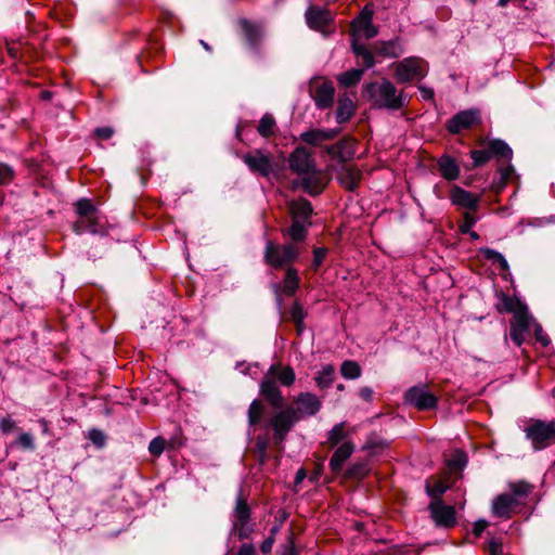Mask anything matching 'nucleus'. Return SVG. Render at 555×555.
Segmentation results:
<instances>
[{"mask_svg": "<svg viewBox=\"0 0 555 555\" xmlns=\"http://www.w3.org/2000/svg\"><path fill=\"white\" fill-rule=\"evenodd\" d=\"M287 234L293 240L292 244L302 242L307 235L305 223L299 220H293L291 228L287 230Z\"/></svg>", "mask_w": 555, "mask_h": 555, "instance_id": "39", "label": "nucleus"}, {"mask_svg": "<svg viewBox=\"0 0 555 555\" xmlns=\"http://www.w3.org/2000/svg\"><path fill=\"white\" fill-rule=\"evenodd\" d=\"M335 88L332 81H315L311 87V96L319 109L332 107L334 103Z\"/></svg>", "mask_w": 555, "mask_h": 555, "instance_id": "15", "label": "nucleus"}, {"mask_svg": "<svg viewBox=\"0 0 555 555\" xmlns=\"http://www.w3.org/2000/svg\"><path fill=\"white\" fill-rule=\"evenodd\" d=\"M166 441L162 437L154 438L149 446V451L154 456H159L165 449Z\"/></svg>", "mask_w": 555, "mask_h": 555, "instance_id": "52", "label": "nucleus"}, {"mask_svg": "<svg viewBox=\"0 0 555 555\" xmlns=\"http://www.w3.org/2000/svg\"><path fill=\"white\" fill-rule=\"evenodd\" d=\"M242 27L249 44L251 47H256L262 36L261 28L258 25L250 23L248 21H243Z\"/></svg>", "mask_w": 555, "mask_h": 555, "instance_id": "37", "label": "nucleus"}, {"mask_svg": "<svg viewBox=\"0 0 555 555\" xmlns=\"http://www.w3.org/2000/svg\"><path fill=\"white\" fill-rule=\"evenodd\" d=\"M298 287L299 276L297 270L293 267H287L283 281V293L287 296H292L296 293Z\"/></svg>", "mask_w": 555, "mask_h": 555, "instance_id": "30", "label": "nucleus"}, {"mask_svg": "<svg viewBox=\"0 0 555 555\" xmlns=\"http://www.w3.org/2000/svg\"><path fill=\"white\" fill-rule=\"evenodd\" d=\"M428 509L437 526L450 528L456 524V514L454 507L451 505H446L441 500L431 501Z\"/></svg>", "mask_w": 555, "mask_h": 555, "instance_id": "12", "label": "nucleus"}, {"mask_svg": "<svg viewBox=\"0 0 555 555\" xmlns=\"http://www.w3.org/2000/svg\"><path fill=\"white\" fill-rule=\"evenodd\" d=\"M296 374L293 367L272 364L259 384V392L270 405L278 409L282 408L285 400L278 383L289 387L294 384Z\"/></svg>", "mask_w": 555, "mask_h": 555, "instance_id": "1", "label": "nucleus"}, {"mask_svg": "<svg viewBox=\"0 0 555 555\" xmlns=\"http://www.w3.org/2000/svg\"><path fill=\"white\" fill-rule=\"evenodd\" d=\"M346 423L341 422L336 424L327 435V442L331 444V447H335L340 441H343L346 437Z\"/></svg>", "mask_w": 555, "mask_h": 555, "instance_id": "41", "label": "nucleus"}, {"mask_svg": "<svg viewBox=\"0 0 555 555\" xmlns=\"http://www.w3.org/2000/svg\"><path fill=\"white\" fill-rule=\"evenodd\" d=\"M90 440L98 447H103L105 437L101 430L92 429L89 434Z\"/></svg>", "mask_w": 555, "mask_h": 555, "instance_id": "56", "label": "nucleus"}, {"mask_svg": "<svg viewBox=\"0 0 555 555\" xmlns=\"http://www.w3.org/2000/svg\"><path fill=\"white\" fill-rule=\"evenodd\" d=\"M354 451L352 442L347 441L340 444L330 460L331 470L335 474L339 473L343 464L348 460Z\"/></svg>", "mask_w": 555, "mask_h": 555, "instance_id": "25", "label": "nucleus"}, {"mask_svg": "<svg viewBox=\"0 0 555 555\" xmlns=\"http://www.w3.org/2000/svg\"><path fill=\"white\" fill-rule=\"evenodd\" d=\"M395 78L400 83H408L413 80H421L427 75L426 62L417 56H409L400 62L393 63Z\"/></svg>", "mask_w": 555, "mask_h": 555, "instance_id": "6", "label": "nucleus"}, {"mask_svg": "<svg viewBox=\"0 0 555 555\" xmlns=\"http://www.w3.org/2000/svg\"><path fill=\"white\" fill-rule=\"evenodd\" d=\"M376 54L389 59H398L404 53L403 43L400 38L388 41H378L374 44Z\"/></svg>", "mask_w": 555, "mask_h": 555, "instance_id": "22", "label": "nucleus"}, {"mask_svg": "<svg viewBox=\"0 0 555 555\" xmlns=\"http://www.w3.org/2000/svg\"><path fill=\"white\" fill-rule=\"evenodd\" d=\"M18 443L21 444V447L23 449H26V450H34L35 449L34 438L28 433H24V434L18 436Z\"/></svg>", "mask_w": 555, "mask_h": 555, "instance_id": "54", "label": "nucleus"}, {"mask_svg": "<svg viewBox=\"0 0 555 555\" xmlns=\"http://www.w3.org/2000/svg\"><path fill=\"white\" fill-rule=\"evenodd\" d=\"M234 522L249 521L250 509L247 505L246 500L243 498L242 492L236 498V504L233 512Z\"/></svg>", "mask_w": 555, "mask_h": 555, "instance_id": "34", "label": "nucleus"}, {"mask_svg": "<svg viewBox=\"0 0 555 555\" xmlns=\"http://www.w3.org/2000/svg\"><path fill=\"white\" fill-rule=\"evenodd\" d=\"M489 152L491 153V158L493 156H499L506 160H509L513 156L512 149L502 140H492L488 144Z\"/></svg>", "mask_w": 555, "mask_h": 555, "instance_id": "33", "label": "nucleus"}, {"mask_svg": "<svg viewBox=\"0 0 555 555\" xmlns=\"http://www.w3.org/2000/svg\"><path fill=\"white\" fill-rule=\"evenodd\" d=\"M448 490L441 480H435L433 485H426L427 494L434 500H440V496Z\"/></svg>", "mask_w": 555, "mask_h": 555, "instance_id": "46", "label": "nucleus"}, {"mask_svg": "<svg viewBox=\"0 0 555 555\" xmlns=\"http://www.w3.org/2000/svg\"><path fill=\"white\" fill-rule=\"evenodd\" d=\"M362 173L361 171L353 166H341L337 170V180L341 186H344L348 191H353L358 188Z\"/></svg>", "mask_w": 555, "mask_h": 555, "instance_id": "21", "label": "nucleus"}, {"mask_svg": "<svg viewBox=\"0 0 555 555\" xmlns=\"http://www.w3.org/2000/svg\"><path fill=\"white\" fill-rule=\"evenodd\" d=\"M363 92L372 106L378 109L400 111L409 104V96L402 90L398 91L388 79L366 83Z\"/></svg>", "mask_w": 555, "mask_h": 555, "instance_id": "2", "label": "nucleus"}, {"mask_svg": "<svg viewBox=\"0 0 555 555\" xmlns=\"http://www.w3.org/2000/svg\"><path fill=\"white\" fill-rule=\"evenodd\" d=\"M338 133V129H311L302 132L300 139L307 144L319 145L324 141L333 140Z\"/></svg>", "mask_w": 555, "mask_h": 555, "instance_id": "23", "label": "nucleus"}, {"mask_svg": "<svg viewBox=\"0 0 555 555\" xmlns=\"http://www.w3.org/2000/svg\"><path fill=\"white\" fill-rule=\"evenodd\" d=\"M404 399L418 410H430L437 404L436 396L428 390L426 385H416L409 388L404 393Z\"/></svg>", "mask_w": 555, "mask_h": 555, "instance_id": "9", "label": "nucleus"}, {"mask_svg": "<svg viewBox=\"0 0 555 555\" xmlns=\"http://www.w3.org/2000/svg\"><path fill=\"white\" fill-rule=\"evenodd\" d=\"M289 317L294 323H300V321H305L307 317V311L304 309L301 304L295 301L292 308L289 309Z\"/></svg>", "mask_w": 555, "mask_h": 555, "instance_id": "49", "label": "nucleus"}, {"mask_svg": "<svg viewBox=\"0 0 555 555\" xmlns=\"http://www.w3.org/2000/svg\"><path fill=\"white\" fill-rule=\"evenodd\" d=\"M440 175L449 181L455 180L460 175V167L456 162L450 156H441L438 160Z\"/></svg>", "mask_w": 555, "mask_h": 555, "instance_id": "27", "label": "nucleus"}, {"mask_svg": "<svg viewBox=\"0 0 555 555\" xmlns=\"http://www.w3.org/2000/svg\"><path fill=\"white\" fill-rule=\"evenodd\" d=\"M474 210L465 211L463 215V222L460 224L461 233H466L472 230V228L477 222V217L473 214Z\"/></svg>", "mask_w": 555, "mask_h": 555, "instance_id": "50", "label": "nucleus"}, {"mask_svg": "<svg viewBox=\"0 0 555 555\" xmlns=\"http://www.w3.org/2000/svg\"><path fill=\"white\" fill-rule=\"evenodd\" d=\"M490 555H503L501 551V545L495 541H491L490 543Z\"/></svg>", "mask_w": 555, "mask_h": 555, "instance_id": "64", "label": "nucleus"}, {"mask_svg": "<svg viewBox=\"0 0 555 555\" xmlns=\"http://www.w3.org/2000/svg\"><path fill=\"white\" fill-rule=\"evenodd\" d=\"M301 176L302 189L310 195L320 194L327 183L325 176L320 170H317L315 167Z\"/></svg>", "mask_w": 555, "mask_h": 555, "instance_id": "18", "label": "nucleus"}, {"mask_svg": "<svg viewBox=\"0 0 555 555\" xmlns=\"http://www.w3.org/2000/svg\"><path fill=\"white\" fill-rule=\"evenodd\" d=\"M526 308L527 306L516 297L508 296L504 293L499 295V300L496 302V310L499 312L513 313L514 315Z\"/></svg>", "mask_w": 555, "mask_h": 555, "instance_id": "26", "label": "nucleus"}, {"mask_svg": "<svg viewBox=\"0 0 555 555\" xmlns=\"http://www.w3.org/2000/svg\"><path fill=\"white\" fill-rule=\"evenodd\" d=\"M351 47L356 56L362 61L364 68H372L375 65L373 53L367 50L364 44L359 43L357 39H353Z\"/></svg>", "mask_w": 555, "mask_h": 555, "instance_id": "31", "label": "nucleus"}, {"mask_svg": "<svg viewBox=\"0 0 555 555\" xmlns=\"http://www.w3.org/2000/svg\"><path fill=\"white\" fill-rule=\"evenodd\" d=\"M234 530L241 540L248 539L253 532V526L249 524V521L234 522Z\"/></svg>", "mask_w": 555, "mask_h": 555, "instance_id": "51", "label": "nucleus"}, {"mask_svg": "<svg viewBox=\"0 0 555 555\" xmlns=\"http://www.w3.org/2000/svg\"><path fill=\"white\" fill-rule=\"evenodd\" d=\"M488 527V521L480 519L474 524V533L479 537Z\"/></svg>", "mask_w": 555, "mask_h": 555, "instance_id": "61", "label": "nucleus"}, {"mask_svg": "<svg viewBox=\"0 0 555 555\" xmlns=\"http://www.w3.org/2000/svg\"><path fill=\"white\" fill-rule=\"evenodd\" d=\"M474 167H481L491 159V153L487 150H474L470 152Z\"/></svg>", "mask_w": 555, "mask_h": 555, "instance_id": "47", "label": "nucleus"}, {"mask_svg": "<svg viewBox=\"0 0 555 555\" xmlns=\"http://www.w3.org/2000/svg\"><path fill=\"white\" fill-rule=\"evenodd\" d=\"M298 422V416L294 406H287L273 414L266 427L273 429V437L276 443H281Z\"/></svg>", "mask_w": 555, "mask_h": 555, "instance_id": "7", "label": "nucleus"}, {"mask_svg": "<svg viewBox=\"0 0 555 555\" xmlns=\"http://www.w3.org/2000/svg\"><path fill=\"white\" fill-rule=\"evenodd\" d=\"M76 209L81 219L76 222L74 227L75 232L77 234L83 232L96 233L99 223L94 216L95 208L92 203L87 198H81L77 202Z\"/></svg>", "mask_w": 555, "mask_h": 555, "instance_id": "8", "label": "nucleus"}, {"mask_svg": "<svg viewBox=\"0 0 555 555\" xmlns=\"http://www.w3.org/2000/svg\"><path fill=\"white\" fill-rule=\"evenodd\" d=\"M263 412L264 408L262 402L258 399L253 400L247 410V420L249 427H255L260 423L263 416Z\"/></svg>", "mask_w": 555, "mask_h": 555, "instance_id": "35", "label": "nucleus"}, {"mask_svg": "<svg viewBox=\"0 0 555 555\" xmlns=\"http://www.w3.org/2000/svg\"><path fill=\"white\" fill-rule=\"evenodd\" d=\"M524 433L532 449L541 451L550 447L555 439V423L531 420L524 428Z\"/></svg>", "mask_w": 555, "mask_h": 555, "instance_id": "5", "label": "nucleus"}, {"mask_svg": "<svg viewBox=\"0 0 555 555\" xmlns=\"http://www.w3.org/2000/svg\"><path fill=\"white\" fill-rule=\"evenodd\" d=\"M305 16L310 28L321 31L324 36L332 33L330 25L333 22V15L328 10L310 7Z\"/></svg>", "mask_w": 555, "mask_h": 555, "instance_id": "13", "label": "nucleus"}, {"mask_svg": "<svg viewBox=\"0 0 555 555\" xmlns=\"http://www.w3.org/2000/svg\"><path fill=\"white\" fill-rule=\"evenodd\" d=\"M14 169L5 163H0V185L10 184L14 180Z\"/></svg>", "mask_w": 555, "mask_h": 555, "instance_id": "48", "label": "nucleus"}, {"mask_svg": "<svg viewBox=\"0 0 555 555\" xmlns=\"http://www.w3.org/2000/svg\"><path fill=\"white\" fill-rule=\"evenodd\" d=\"M369 473L370 466L367 462H359L348 468L346 476L353 479H362L367 476Z\"/></svg>", "mask_w": 555, "mask_h": 555, "instance_id": "43", "label": "nucleus"}, {"mask_svg": "<svg viewBox=\"0 0 555 555\" xmlns=\"http://www.w3.org/2000/svg\"><path fill=\"white\" fill-rule=\"evenodd\" d=\"M352 28L354 33H362L366 39L374 38L378 33L376 26L372 24V12L366 10L362 11L360 16L353 21Z\"/></svg>", "mask_w": 555, "mask_h": 555, "instance_id": "24", "label": "nucleus"}, {"mask_svg": "<svg viewBox=\"0 0 555 555\" xmlns=\"http://www.w3.org/2000/svg\"><path fill=\"white\" fill-rule=\"evenodd\" d=\"M269 439L266 436H258L255 440V453L259 464H264L268 459Z\"/></svg>", "mask_w": 555, "mask_h": 555, "instance_id": "42", "label": "nucleus"}, {"mask_svg": "<svg viewBox=\"0 0 555 555\" xmlns=\"http://www.w3.org/2000/svg\"><path fill=\"white\" fill-rule=\"evenodd\" d=\"M276 130H278V126H276V121H275L273 115H271L269 113L264 114L261 117L259 125L257 127L258 133L262 138H270V137L275 135Z\"/></svg>", "mask_w": 555, "mask_h": 555, "instance_id": "32", "label": "nucleus"}, {"mask_svg": "<svg viewBox=\"0 0 555 555\" xmlns=\"http://www.w3.org/2000/svg\"><path fill=\"white\" fill-rule=\"evenodd\" d=\"M300 250L296 244L280 245L272 241H268L264 247V262L275 269L289 267L298 257Z\"/></svg>", "mask_w": 555, "mask_h": 555, "instance_id": "4", "label": "nucleus"}, {"mask_svg": "<svg viewBox=\"0 0 555 555\" xmlns=\"http://www.w3.org/2000/svg\"><path fill=\"white\" fill-rule=\"evenodd\" d=\"M94 133L100 139L107 140L113 135L114 130L111 127H101V128H96L94 130Z\"/></svg>", "mask_w": 555, "mask_h": 555, "instance_id": "58", "label": "nucleus"}, {"mask_svg": "<svg viewBox=\"0 0 555 555\" xmlns=\"http://www.w3.org/2000/svg\"><path fill=\"white\" fill-rule=\"evenodd\" d=\"M423 100H431L434 98V90L425 86L418 87Z\"/></svg>", "mask_w": 555, "mask_h": 555, "instance_id": "63", "label": "nucleus"}, {"mask_svg": "<svg viewBox=\"0 0 555 555\" xmlns=\"http://www.w3.org/2000/svg\"><path fill=\"white\" fill-rule=\"evenodd\" d=\"M450 199L453 205L463 207L467 209L466 211L476 210L479 203L478 196L460 186L452 188Z\"/></svg>", "mask_w": 555, "mask_h": 555, "instance_id": "20", "label": "nucleus"}, {"mask_svg": "<svg viewBox=\"0 0 555 555\" xmlns=\"http://www.w3.org/2000/svg\"><path fill=\"white\" fill-rule=\"evenodd\" d=\"M295 404L298 421L314 416L322 408V401L312 392H300L295 399Z\"/></svg>", "mask_w": 555, "mask_h": 555, "instance_id": "16", "label": "nucleus"}, {"mask_svg": "<svg viewBox=\"0 0 555 555\" xmlns=\"http://www.w3.org/2000/svg\"><path fill=\"white\" fill-rule=\"evenodd\" d=\"M326 153L341 163H347L354 156L356 143L353 140L344 139L336 144L326 146Z\"/></svg>", "mask_w": 555, "mask_h": 555, "instance_id": "19", "label": "nucleus"}, {"mask_svg": "<svg viewBox=\"0 0 555 555\" xmlns=\"http://www.w3.org/2000/svg\"><path fill=\"white\" fill-rule=\"evenodd\" d=\"M237 555H256V550L253 544L245 543L241 545Z\"/></svg>", "mask_w": 555, "mask_h": 555, "instance_id": "59", "label": "nucleus"}, {"mask_svg": "<svg viewBox=\"0 0 555 555\" xmlns=\"http://www.w3.org/2000/svg\"><path fill=\"white\" fill-rule=\"evenodd\" d=\"M327 255V249L324 247H318L313 250V261H312V269L317 271L323 263L325 257Z\"/></svg>", "mask_w": 555, "mask_h": 555, "instance_id": "53", "label": "nucleus"}, {"mask_svg": "<svg viewBox=\"0 0 555 555\" xmlns=\"http://www.w3.org/2000/svg\"><path fill=\"white\" fill-rule=\"evenodd\" d=\"M534 332L537 340L543 346L546 347L550 345V338L543 334L542 326L539 323H534Z\"/></svg>", "mask_w": 555, "mask_h": 555, "instance_id": "55", "label": "nucleus"}, {"mask_svg": "<svg viewBox=\"0 0 555 555\" xmlns=\"http://www.w3.org/2000/svg\"><path fill=\"white\" fill-rule=\"evenodd\" d=\"M273 543H274V538L273 537H269L267 538L260 545V550L262 553L264 554H268L271 552L272 550V546H273Z\"/></svg>", "mask_w": 555, "mask_h": 555, "instance_id": "62", "label": "nucleus"}, {"mask_svg": "<svg viewBox=\"0 0 555 555\" xmlns=\"http://www.w3.org/2000/svg\"><path fill=\"white\" fill-rule=\"evenodd\" d=\"M359 396L364 400V401H372L373 399V390L372 388L365 386V387H362L360 388L359 390Z\"/></svg>", "mask_w": 555, "mask_h": 555, "instance_id": "60", "label": "nucleus"}, {"mask_svg": "<svg viewBox=\"0 0 555 555\" xmlns=\"http://www.w3.org/2000/svg\"><path fill=\"white\" fill-rule=\"evenodd\" d=\"M532 487L525 481L509 483V493L498 495L491 505L492 515L508 519L519 505L525 504Z\"/></svg>", "mask_w": 555, "mask_h": 555, "instance_id": "3", "label": "nucleus"}, {"mask_svg": "<svg viewBox=\"0 0 555 555\" xmlns=\"http://www.w3.org/2000/svg\"><path fill=\"white\" fill-rule=\"evenodd\" d=\"M354 112V105L349 96H340L336 109V121L338 124L346 122L351 118Z\"/></svg>", "mask_w": 555, "mask_h": 555, "instance_id": "29", "label": "nucleus"}, {"mask_svg": "<svg viewBox=\"0 0 555 555\" xmlns=\"http://www.w3.org/2000/svg\"><path fill=\"white\" fill-rule=\"evenodd\" d=\"M364 69L363 68H352L350 70H347L338 76V82L343 87H351L357 85L362 76H363Z\"/></svg>", "mask_w": 555, "mask_h": 555, "instance_id": "38", "label": "nucleus"}, {"mask_svg": "<svg viewBox=\"0 0 555 555\" xmlns=\"http://www.w3.org/2000/svg\"><path fill=\"white\" fill-rule=\"evenodd\" d=\"M447 463L450 469L461 470L467 463V456L463 451L456 450L452 453Z\"/></svg>", "mask_w": 555, "mask_h": 555, "instance_id": "45", "label": "nucleus"}, {"mask_svg": "<svg viewBox=\"0 0 555 555\" xmlns=\"http://www.w3.org/2000/svg\"><path fill=\"white\" fill-rule=\"evenodd\" d=\"M289 168L301 176L302 173H307L311 169H313L314 162L312 159L311 153L302 146L296 147L289 156L288 159Z\"/></svg>", "mask_w": 555, "mask_h": 555, "instance_id": "17", "label": "nucleus"}, {"mask_svg": "<svg viewBox=\"0 0 555 555\" xmlns=\"http://www.w3.org/2000/svg\"><path fill=\"white\" fill-rule=\"evenodd\" d=\"M335 376V369L332 364H327L322 367L314 380L320 389L328 388Z\"/></svg>", "mask_w": 555, "mask_h": 555, "instance_id": "36", "label": "nucleus"}, {"mask_svg": "<svg viewBox=\"0 0 555 555\" xmlns=\"http://www.w3.org/2000/svg\"><path fill=\"white\" fill-rule=\"evenodd\" d=\"M291 212L293 216V220L307 221L312 214L311 203L305 198H300L298 201H294L291 204Z\"/></svg>", "mask_w": 555, "mask_h": 555, "instance_id": "28", "label": "nucleus"}, {"mask_svg": "<svg viewBox=\"0 0 555 555\" xmlns=\"http://www.w3.org/2000/svg\"><path fill=\"white\" fill-rule=\"evenodd\" d=\"M537 323L533 318L528 313V308L513 315L511 321L509 337L516 346H521L525 340V334L531 325Z\"/></svg>", "mask_w": 555, "mask_h": 555, "instance_id": "11", "label": "nucleus"}, {"mask_svg": "<svg viewBox=\"0 0 555 555\" xmlns=\"http://www.w3.org/2000/svg\"><path fill=\"white\" fill-rule=\"evenodd\" d=\"M340 373L346 379H356L361 376V367L357 362L347 360L341 363Z\"/></svg>", "mask_w": 555, "mask_h": 555, "instance_id": "40", "label": "nucleus"}, {"mask_svg": "<svg viewBox=\"0 0 555 555\" xmlns=\"http://www.w3.org/2000/svg\"><path fill=\"white\" fill-rule=\"evenodd\" d=\"M15 428V422L11 417H3L0 421V430L8 434Z\"/></svg>", "mask_w": 555, "mask_h": 555, "instance_id": "57", "label": "nucleus"}, {"mask_svg": "<svg viewBox=\"0 0 555 555\" xmlns=\"http://www.w3.org/2000/svg\"><path fill=\"white\" fill-rule=\"evenodd\" d=\"M480 121V112L477 108L461 111L448 121L447 129L455 134L472 128Z\"/></svg>", "mask_w": 555, "mask_h": 555, "instance_id": "14", "label": "nucleus"}, {"mask_svg": "<svg viewBox=\"0 0 555 555\" xmlns=\"http://www.w3.org/2000/svg\"><path fill=\"white\" fill-rule=\"evenodd\" d=\"M242 159L251 172L258 173L261 177L269 178L273 172L271 157L261 150L244 154Z\"/></svg>", "mask_w": 555, "mask_h": 555, "instance_id": "10", "label": "nucleus"}, {"mask_svg": "<svg viewBox=\"0 0 555 555\" xmlns=\"http://www.w3.org/2000/svg\"><path fill=\"white\" fill-rule=\"evenodd\" d=\"M480 253L486 259L491 260L493 262H498L502 270H508V263L501 253L488 247L481 248Z\"/></svg>", "mask_w": 555, "mask_h": 555, "instance_id": "44", "label": "nucleus"}]
</instances>
